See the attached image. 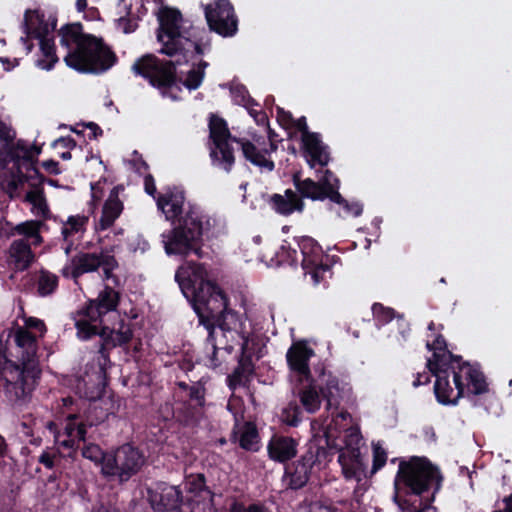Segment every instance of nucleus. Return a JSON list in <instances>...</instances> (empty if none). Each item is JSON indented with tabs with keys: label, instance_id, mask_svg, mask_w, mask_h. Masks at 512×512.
Segmentation results:
<instances>
[{
	"label": "nucleus",
	"instance_id": "nucleus-8",
	"mask_svg": "<svg viewBox=\"0 0 512 512\" xmlns=\"http://www.w3.org/2000/svg\"><path fill=\"white\" fill-rule=\"evenodd\" d=\"M351 419L348 412H340L333 419L332 423L328 426L326 436L328 439L336 437L337 431L344 428V444L345 446L340 449L338 461L342 467L344 476L351 479L357 476L362 470L363 463L361 459L360 444L362 436L357 427L345 428L346 424H342Z\"/></svg>",
	"mask_w": 512,
	"mask_h": 512
},
{
	"label": "nucleus",
	"instance_id": "nucleus-64",
	"mask_svg": "<svg viewBox=\"0 0 512 512\" xmlns=\"http://www.w3.org/2000/svg\"><path fill=\"white\" fill-rule=\"evenodd\" d=\"M6 447L5 439L0 435V457L4 456Z\"/></svg>",
	"mask_w": 512,
	"mask_h": 512
},
{
	"label": "nucleus",
	"instance_id": "nucleus-24",
	"mask_svg": "<svg viewBox=\"0 0 512 512\" xmlns=\"http://www.w3.org/2000/svg\"><path fill=\"white\" fill-rule=\"evenodd\" d=\"M302 142L305 149L306 159L310 167L316 164L326 166L329 162L327 147L322 143L317 133L302 135Z\"/></svg>",
	"mask_w": 512,
	"mask_h": 512
},
{
	"label": "nucleus",
	"instance_id": "nucleus-25",
	"mask_svg": "<svg viewBox=\"0 0 512 512\" xmlns=\"http://www.w3.org/2000/svg\"><path fill=\"white\" fill-rule=\"evenodd\" d=\"M426 347L428 350L433 351V357L427 362L429 369L435 370L439 367H446L449 364L452 366L461 360V357H455L446 350V342L441 335L433 343L427 342Z\"/></svg>",
	"mask_w": 512,
	"mask_h": 512
},
{
	"label": "nucleus",
	"instance_id": "nucleus-28",
	"mask_svg": "<svg viewBox=\"0 0 512 512\" xmlns=\"http://www.w3.org/2000/svg\"><path fill=\"white\" fill-rule=\"evenodd\" d=\"M123 210V204L116 193L112 192L105 201L99 220L95 224L97 231H103L111 227L115 220L120 216Z\"/></svg>",
	"mask_w": 512,
	"mask_h": 512
},
{
	"label": "nucleus",
	"instance_id": "nucleus-6",
	"mask_svg": "<svg viewBox=\"0 0 512 512\" xmlns=\"http://www.w3.org/2000/svg\"><path fill=\"white\" fill-rule=\"evenodd\" d=\"M212 227V219L200 206L189 204L179 223L162 234L164 249L168 255L186 257L191 253L202 257V235Z\"/></svg>",
	"mask_w": 512,
	"mask_h": 512
},
{
	"label": "nucleus",
	"instance_id": "nucleus-5",
	"mask_svg": "<svg viewBox=\"0 0 512 512\" xmlns=\"http://www.w3.org/2000/svg\"><path fill=\"white\" fill-rule=\"evenodd\" d=\"M210 138L213 146L210 156L214 166L230 172L235 162L231 142L234 141L241 146L246 160L260 168L261 171L271 172L274 170V162L266 157L267 149L260 150L253 143L232 138L226 122L217 116L212 115L209 121Z\"/></svg>",
	"mask_w": 512,
	"mask_h": 512
},
{
	"label": "nucleus",
	"instance_id": "nucleus-30",
	"mask_svg": "<svg viewBox=\"0 0 512 512\" xmlns=\"http://www.w3.org/2000/svg\"><path fill=\"white\" fill-rule=\"evenodd\" d=\"M59 277L48 271L40 270L35 278V288L37 295L47 297L55 293L58 288Z\"/></svg>",
	"mask_w": 512,
	"mask_h": 512
},
{
	"label": "nucleus",
	"instance_id": "nucleus-37",
	"mask_svg": "<svg viewBox=\"0 0 512 512\" xmlns=\"http://www.w3.org/2000/svg\"><path fill=\"white\" fill-rule=\"evenodd\" d=\"M259 435L254 424L246 422L240 430L239 444L245 450L257 451Z\"/></svg>",
	"mask_w": 512,
	"mask_h": 512
},
{
	"label": "nucleus",
	"instance_id": "nucleus-36",
	"mask_svg": "<svg viewBox=\"0 0 512 512\" xmlns=\"http://www.w3.org/2000/svg\"><path fill=\"white\" fill-rule=\"evenodd\" d=\"M319 184L323 187V192L327 198L335 203H341L343 197L338 192L339 180L329 170H325L324 175L319 179Z\"/></svg>",
	"mask_w": 512,
	"mask_h": 512
},
{
	"label": "nucleus",
	"instance_id": "nucleus-52",
	"mask_svg": "<svg viewBox=\"0 0 512 512\" xmlns=\"http://www.w3.org/2000/svg\"><path fill=\"white\" fill-rule=\"evenodd\" d=\"M26 327L27 328H33L37 331H39L41 334H43L46 331L45 324L43 321L36 319V318H29L26 321Z\"/></svg>",
	"mask_w": 512,
	"mask_h": 512
},
{
	"label": "nucleus",
	"instance_id": "nucleus-29",
	"mask_svg": "<svg viewBox=\"0 0 512 512\" xmlns=\"http://www.w3.org/2000/svg\"><path fill=\"white\" fill-rule=\"evenodd\" d=\"M300 249L301 265L303 269H308L311 265H316L322 260V249L310 237H302L298 242Z\"/></svg>",
	"mask_w": 512,
	"mask_h": 512
},
{
	"label": "nucleus",
	"instance_id": "nucleus-41",
	"mask_svg": "<svg viewBox=\"0 0 512 512\" xmlns=\"http://www.w3.org/2000/svg\"><path fill=\"white\" fill-rule=\"evenodd\" d=\"M87 222L86 216H70L61 230L63 239L67 241L73 234L84 231Z\"/></svg>",
	"mask_w": 512,
	"mask_h": 512
},
{
	"label": "nucleus",
	"instance_id": "nucleus-49",
	"mask_svg": "<svg viewBox=\"0 0 512 512\" xmlns=\"http://www.w3.org/2000/svg\"><path fill=\"white\" fill-rule=\"evenodd\" d=\"M340 205L343 206V209L345 210V213L348 215H353L355 217L359 216L362 213V205L359 203H348L346 200L343 199Z\"/></svg>",
	"mask_w": 512,
	"mask_h": 512
},
{
	"label": "nucleus",
	"instance_id": "nucleus-4",
	"mask_svg": "<svg viewBox=\"0 0 512 512\" xmlns=\"http://www.w3.org/2000/svg\"><path fill=\"white\" fill-rule=\"evenodd\" d=\"M441 480L438 469L425 458L413 457L409 461H401L394 480L393 501L401 512H435L429 505L418 509L408 497L421 496L434 484L438 490Z\"/></svg>",
	"mask_w": 512,
	"mask_h": 512
},
{
	"label": "nucleus",
	"instance_id": "nucleus-9",
	"mask_svg": "<svg viewBox=\"0 0 512 512\" xmlns=\"http://www.w3.org/2000/svg\"><path fill=\"white\" fill-rule=\"evenodd\" d=\"M119 294L113 288L106 286L99 292L98 297L79 310L75 315L77 335L87 340L97 335L98 329L104 324V316L116 309Z\"/></svg>",
	"mask_w": 512,
	"mask_h": 512
},
{
	"label": "nucleus",
	"instance_id": "nucleus-47",
	"mask_svg": "<svg viewBox=\"0 0 512 512\" xmlns=\"http://www.w3.org/2000/svg\"><path fill=\"white\" fill-rule=\"evenodd\" d=\"M15 138V131L0 119V143L7 147Z\"/></svg>",
	"mask_w": 512,
	"mask_h": 512
},
{
	"label": "nucleus",
	"instance_id": "nucleus-62",
	"mask_svg": "<svg viewBox=\"0 0 512 512\" xmlns=\"http://www.w3.org/2000/svg\"><path fill=\"white\" fill-rule=\"evenodd\" d=\"M0 62L3 63L4 69L7 70V71H9L12 67L15 66V64L10 65V61H9L8 58L1 57L0 58Z\"/></svg>",
	"mask_w": 512,
	"mask_h": 512
},
{
	"label": "nucleus",
	"instance_id": "nucleus-20",
	"mask_svg": "<svg viewBox=\"0 0 512 512\" xmlns=\"http://www.w3.org/2000/svg\"><path fill=\"white\" fill-rule=\"evenodd\" d=\"M102 339V344L99 348V353L106 360L108 354L106 353L107 348H114L127 344L133 336L132 330L128 323L121 321L117 329H109L104 324L98 329V333Z\"/></svg>",
	"mask_w": 512,
	"mask_h": 512
},
{
	"label": "nucleus",
	"instance_id": "nucleus-31",
	"mask_svg": "<svg viewBox=\"0 0 512 512\" xmlns=\"http://www.w3.org/2000/svg\"><path fill=\"white\" fill-rule=\"evenodd\" d=\"M24 31L27 36L40 38L48 32L47 24H44L43 15L36 11L28 10L24 15Z\"/></svg>",
	"mask_w": 512,
	"mask_h": 512
},
{
	"label": "nucleus",
	"instance_id": "nucleus-27",
	"mask_svg": "<svg viewBox=\"0 0 512 512\" xmlns=\"http://www.w3.org/2000/svg\"><path fill=\"white\" fill-rule=\"evenodd\" d=\"M272 208L281 215H290L295 211L303 210V202L296 192L287 189L283 195L274 194L271 196Z\"/></svg>",
	"mask_w": 512,
	"mask_h": 512
},
{
	"label": "nucleus",
	"instance_id": "nucleus-26",
	"mask_svg": "<svg viewBox=\"0 0 512 512\" xmlns=\"http://www.w3.org/2000/svg\"><path fill=\"white\" fill-rule=\"evenodd\" d=\"M44 223L40 220H28L21 222L13 227L8 232V236H21L19 239H26V242L33 244L34 247L40 246L43 243L41 235V228Z\"/></svg>",
	"mask_w": 512,
	"mask_h": 512
},
{
	"label": "nucleus",
	"instance_id": "nucleus-58",
	"mask_svg": "<svg viewBox=\"0 0 512 512\" xmlns=\"http://www.w3.org/2000/svg\"><path fill=\"white\" fill-rule=\"evenodd\" d=\"M430 380L429 378V375L424 373V374H418L416 380H414L413 382V386L417 387L419 385H422V384H426L428 383Z\"/></svg>",
	"mask_w": 512,
	"mask_h": 512
},
{
	"label": "nucleus",
	"instance_id": "nucleus-33",
	"mask_svg": "<svg viewBox=\"0 0 512 512\" xmlns=\"http://www.w3.org/2000/svg\"><path fill=\"white\" fill-rule=\"evenodd\" d=\"M38 39L40 40L42 58L36 61V65L43 70H51L55 63L58 62V57L55 55L54 43L51 39L47 38L45 34Z\"/></svg>",
	"mask_w": 512,
	"mask_h": 512
},
{
	"label": "nucleus",
	"instance_id": "nucleus-3",
	"mask_svg": "<svg viewBox=\"0 0 512 512\" xmlns=\"http://www.w3.org/2000/svg\"><path fill=\"white\" fill-rule=\"evenodd\" d=\"M60 36V43L69 49L64 57L66 65L80 73L101 74L117 61L101 38L82 33L81 24L64 26Z\"/></svg>",
	"mask_w": 512,
	"mask_h": 512
},
{
	"label": "nucleus",
	"instance_id": "nucleus-15",
	"mask_svg": "<svg viewBox=\"0 0 512 512\" xmlns=\"http://www.w3.org/2000/svg\"><path fill=\"white\" fill-rule=\"evenodd\" d=\"M175 280L188 300L195 297L206 284L213 283L208 279L204 265L195 262L181 265L175 273Z\"/></svg>",
	"mask_w": 512,
	"mask_h": 512
},
{
	"label": "nucleus",
	"instance_id": "nucleus-39",
	"mask_svg": "<svg viewBox=\"0 0 512 512\" xmlns=\"http://www.w3.org/2000/svg\"><path fill=\"white\" fill-rule=\"evenodd\" d=\"M26 201L32 206L31 211L36 216L46 218L49 213V208L42 191L32 190L26 194Z\"/></svg>",
	"mask_w": 512,
	"mask_h": 512
},
{
	"label": "nucleus",
	"instance_id": "nucleus-53",
	"mask_svg": "<svg viewBox=\"0 0 512 512\" xmlns=\"http://www.w3.org/2000/svg\"><path fill=\"white\" fill-rule=\"evenodd\" d=\"M190 401L195 402L198 407L203 405V394L199 388H192L190 391Z\"/></svg>",
	"mask_w": 512,
	"mask_h": 512
},
{
	"label": "nucleus",
	"instance_id": "nucleus-7",
	"mask_svg": "<svg viewBox=\"0 0 512 512\" xmlns=\"http://www.w3.org/2000/svg\"><path fill=\"white\" fill-rule=\"evenodd\" d=\"M195 312L199 317L200 324L204 325L208 332L206 340V350L211 352L209 356V365L212 367L219 366V361L216 359V329L214 320L217 316L223 313L227 308V299L222 290L215 284H206L200 289L195 297L189 300Z\"/></svg>",
	"mask_w": 512,
	"mask_h": 512
},
{
	"label": "nucleus",
	"instance_id": "nucleus-59",
	"mask_svg": "<svg viewBox=\"0 0 512 512\" xmlns=\"http://www.w3.org/2000/svg\"><path fill=\"white\" fill-rule=\"evenodd\" d=\"M88 128L91 129L92 133H93V138H96L98 135H101L102 134V130L99 128L98 125H96L95 123H89L87 125Z\"/></svg>",
	"mask_w": 512,
	"mask_h": 512
},
{
	"label": "nucleus",
	"instance_id": "nucleus-54",
	"mask_svg": "<svg viewBox=\"0 0 512 512\" xmlns=\"http://www.w3.org/2000/svg\"><path fill=\"white\" fill-rule=\"evenodd\" d=\"M144 184H145V191L149 194V195H154V193L156 192V186H155V183H154V179L151 175H147L144 179Z\"/></svg>",
	"mask_w": 512,
	"mask_h": 512
},
{
	"label": "nucleus",
	"instance_id": "nucleus-42",
	"mask_svg": "<svg viewBox=\"0 0 512 512\" xmlns=\"http://www.w3.org/2000/svg\"><path fill=\"white\" fill-rule=\"evenodd\" d=\"M207 66V62L201 61L197 68L191 69L188 72L186 80L184 81V85L190 90L197 89L203 81L205 75L204 70Z\"/></svg>",
	"mask_w": 512,
	"mask_h": 512
},
{
	"label": "nucleus",
	"instance_id": "nucleus-21",
	"mask_svg": "<svg viewBox=\"0 0 512 512\" xmlns=\"http://www.w3.org/2000/svg\"><path fill=\"white\" fill-rule=\"evenodd\" d=\"M32 246L26 239H14L7 250L8 264L18 271L27 270L35 261Z\"/></svg>",
	"mask_w": 512,
	"mask_h": 512
},
{
	"label": "nucleus",
	"instance_id": "nucleus-11",
	"mask_svg": "<svg viewBox=\"0 0 512 512\" xmlns=\"http://www.w3.org/2000/svg\"><path fill=\"white\" fill-rule=\"evenodd\" d=\"M117 266L118 263L115 257L107 252L99 254L79 252L62 268L61 273L66 278L77 280L85 273H91L102 268L104 279L108 280L112 277V271Z\"/></svg>",
	"mask_w": 512,
	"mask_h": 512
},
{
	"label": "nucleus",
	"instance_id": "nucleus-56",
	"mask_svg": "<svg viewBox=\"0 0 512 512\" xmlns=\"http://www.w3.org/2000/svg\"><path fill=\"white\" fill-rule=\"evenodd\" d=\"M294 126L302 132V135H306L307 133H310L308 131V126H307V123H306V118L305 117H300L299 119H297L296 121H294Z\"/></svg>",
	"mask_w": 512,
	"mask_h": 512
},
{
	"label": "nucleus",
	"instance_id": "nucleus-44",
	"mask_svg": "<svg viewBox=\"0 0 512 512\" xmlns=\"http://www.w3.org/2000/svg\"><path fill=\"white\" fill-rule=\"evenodd\" d=\"M199 414V407L196 404L184 403L177 409V417L185 424L194 422Z\"/></svg>",
	"mask_w": 512,
	"mask_h": 512
},
{
	"label": "nucleus",
	"instance_id": "nucleus-46",
	"mask_svg": "<svg viewBox=\"0 0 512 512\" xmlns=\"http://www.w3.org/2000/svg\"><path fill=\"white\" fill-rule=\"evenodd\" d=\"M372 312H373L374 318L380 324H385V323L391 321L395 316V312L393 309L384 307L382 304H379V303H375L372 306Z\"/></svg>",
	"mask_w": 512,
	"mask_h": 512
},
{
	"label": "nucleus",
	"instance_id": "nucleus-16",
	"mask_svg": "<svg viewBox=\"0 0 512 512\" xmlns=\"http://www.w3.org/2000/svg\"><path fill=\"white\" fill-rule=\"evenodd\" d=\"M148 499L153 509L158 512H181L182 492L178 486L156 483L147 490Z\"/></svg>",
	"mask_w": 512,
	"mask_h": 512
},
{
	"label": "nucleus",
	"instance_id": "nucleus-2",
	"mask_svg": "<svg viewBox=\"0 0 512 512\" xmlns=\"http://www.w3.org/2000/svg\"><path fill=\"white\" fill-rule=\"evenodd\" d=\"M16 361L7 360L1 371L4 393L14 405L27 403L39 377L36 337L19 327L14 334Z\"/></svg>",
	"mask_w": 512,
	"mask_h": 512
},
{
	"label": "nucleus",
	"instance_id": "nucleus-43",
	"mask_svg": "<svg viewBox=\"0 0 512 512\" xmlns=\"http://www.w3.org/2000/svg\"><path fill=\"white\" fill-rule=\"evenodd\" d=\"M81 453L84 458L89 459L96 464H101V469L103 468L106 455L108 454L103 453L101 448L93 443L84 445Z\"/></svg>",
	"mask_w": 512,
	"mask_h": 512
},
{
	"label": "nucleus",
	"instance_id": "nucleus-13",
	"mask_svg": "<svg viewBox=\"0 0 512 512\" xmlns=\"http://www.w3.org/2000/svg\"><path fill=\"white\" fill-rule=\"evenodd\" d=\"M324 448L310 446L306 453L295 463L286 466L282 481L286 488L297 490L306 485L311 469L318 462L321 455H325Z\"/></svg>",
	"mask_w": 512,
	"mask_h": 512
},
{
	"label": "nucleus",
	"instance_id": "nucleus-18",
	"mask_svg": "<svg viewBox=\"0 0 512 512\" xmlns=\"http://www.w3.org/2000/svg\"><path fill=\"white\" fill-rule=\"evenodd\" d=\"M436 377L434 385V392L437 400L442 404H456L458 399L464 394V386L454 384V387L449 381V371L451 372V364L446 367H439L438 369H429Z\"/></svg>",
	"mask_w": 512,
	"mask_h": 512
},
{
	"label": "nucleus",
	"instance_id": "nucleus-35",
	"mask_svg": "<svg viewBox=\"0 0 512 512\" xmlns=\"http://www.w3.org/2000/svg\"><path fill=\"white\" fill-rule=\"evenodd\" d=\"M319 389L322 397L326 399L327 409H329L333 404V400L335 399L339 392L338 379L331 374L327 375L323 373L319 380Z\"/></svg>",
	"mask_w": 512,
	"mask_h": 512
},
{
	"label": "nucleus",
	"instance_id": "nucleus-22",
	"mask_svg": "<svg viewBox=\"0 0 512 512\" xmlns=\"http://www.w3.org/2000/svg\"><path fill=\"white\" fill-rule=\"evenodd\" d=\"M298 441L290 436L274 435L267 444L268 456L272 461L285 463L297 455Z\"/></svg>",
	"mask_w": 512,
	"mask_h": 512
},
{
	"label": "nucleus",
	"instance_id": "nucleus-48",
	"mask_svg": "<svg viewBox=\"0 0 512 512\" xmlns=\"http://www.w3.org/2000/svg\"><path fill=\"white\" fill-rule=\"evenodd\" d=\"M387 455L380 444L373 445V471L382 468L386 463Z\"/></svg>",
	"mask_w": 512,
	"mask_h": 512
},
{
	"label": "nucleus",
	"instance_id": "nucleus-12",
	"mask_svg": "<svg viewBox=\"0 0 512 512\" xmlns=\"http://www.w3.org/2000/svg\"><path fill=\"white\" fill-rule=\"evenodd\" d=\"M217 323L216 329V359L218 358V350L223 349L227 353H231L233 346L228 342L241 340V348L245 351L249 343V333L245 329V323L240 316L231 309H226L223 313L214 319Z\"/></svg>",
	"mask_w": 512,
	"mask_h": 512
},
{
	"label": "nucleus",
	"instance_id": "nucleus-17",
	"mask_svg": "<svg viewBox=\"0 0 512 512\" xmlns=\"http://www.w3.org/2000/svg\"><path fill=\"white\" fill-rule=\"evenodd\" d=\"M451 373L453 375V384L467 386L468 390L475 394L480 395L487 391V383L481 371L470 365L468 362L458 361L451 366Z\"/></svg>",
	"mask_w": 512,
	"mask_h": 512
},
{
	"label": "nucleus",
	"instance_id": "nucleus-40",
	"mask_svg": "<svg viewBox=\"0 0 512 512\" xmlns=\"http://www.w3.org/2000/svg\"><path fill=\"white\" fill-rule=\"evenodd\" d=\"M303 270L305 271V275L310 276L311 281L315 286L319 285L320 283H326L332 275L330 266L323 264L322 260L319 261L316 265H311L308 269Z\"/></svg>",
	"mask_w": 512,
	"mask_h": 512
},
{
	"label": "nucleus",
	"instance_id": "nucleus-45",
	"mask_svg": "<svg viewBox=\"0 0 512 512\" xmlns=\"http://www.w3.org/2000/svg\"><path fill=\"white\" fill-rule=\"evenodd\" d=\"M229 512H271V510L261 502L246 505L242 502L234 501L229 507Z\"/></svg>",
	"mask_w": 512,
	"mask_h": 512
},
{
	"label": "nucleus",
	"instance_id": "nucleus-63",
	"mask_svg": "<svg viewBox=\"0 0 512 512\" xmlns=\"http://www.w3.org/2000/svg\"><path fill=\"white\" fill-rule=\"evenodd\" d=\"M505 503V512H512V494L509 497L505 498Z\"/></svg>",
	"mask_w": 512,
	"mask_h": 512
},
{
	"label": "nucleus",
	"instance_id": "nucleus-14",
	"mask_svg": "<svg viewBox=\"0 0 512 512\" xmlns=\"http://www.w3.org/2000/svg\"><path fill=\"white\" fill-rule=\"evenodd\" d=\"M204 12L211 31L224 37L233 36L237 32V19L228 0H217L206 5Z\"/></svg>",
	"mask_w": 512,
	"mask_h": 512
},
{
	"label": "nucleus",
	"instance_id": "nucleus-34",
	"mask_svg": "<svg viewBox=\"0 0 512 512\" xmlns=\"http://www.w3.org/2000/svg\"><path fill=\"white\" fill-rule=\"evenodd\" d=\"M294 184L303 197L310 198L312 200H323L327 198L325 192H323V187L319 182H315L310 178L300 180L295 177Z\"/></svg>",
	"mask_w": 512,
	"mask_h": 512
},
{
	"label": "nucleus",
	"instance_id": "nucleus-57",
	"mask_svg": "<svg viewBox=\"0 0 512 512\" xmlns=\"http://www.w3.org/2000/svg\"><path fill=\"white\" fill-rule=\"evenodd\" d=\"M86 433H87L86 424H84V423L78 424L77 429H76V436L83 442L86 441Z\"/></svg>",
	"mask_w": 512,
	"mask_h": 512
},
{
	"label": "nucleus",
	"instance_id": "nucleus-32",
	"mask_svg": "<svg viewBox=\"0 0 512 512\" xmlns=\"http://www.w3.org/2000/svg\"><path fill=\"white\" fill-rule=\"evenodd\" d=\"M242 355L239 359V363L234 373L229 376L230 386L234 387L237 384H241L243 381L248 380L250 375L254 371V365L252 363L250 355L247 354L248 346L245 351L241 348Z\"/></svg>",
	"mask_w": 512,
	"mask_h": 512
},
{
	"label": "nucleus",
	"instance_id": "nucleus-1",
	"mask_svg": "<svg viewBox=\"0 0 512 512\" xmlns=\"http://www.w3.org/2000/svg\"><path fill=\"white\" fill-rule=\"evenodd\" d=\"M158 39L164 43L161 52L176 57L174 61H160L153 55L138 59L132 70L149 80L152 86L169 87L175 80V67L188 62L195 55H202L210 49V32L204 28H186L179 11L164 8L159 16Z\"/></svg>",
	"mask_w": 512,
	"mask_h": 512
},
{
	"label": "nucleus",
	"instance_id": "nucleus-60",
	"mask_svg": "<svg viewBox=\"0 0 512 512\" xmlns=\"http://www.w3.org/2000/svg\"><path fill=\"white\" fill-rule=\"evenodd\" d=\"M87 7V0H76V8L79 12H82Z\"/></svg>",
	"mask_w": 512,
	"mask_h": 512
},
{
	"label": "nucleus",
	"instance_id": "nucleus-23",
	"mask_svg": "<svg viewBox=\"0 0 512 512\" xmlns=\"http://www.w3.org/2000/svg\"><path fill=\"white\" fill-rule=\"evenodd\" d=\"M313 355V349L303 342H297L288 349L286 358L291 370L308 379L310 375L308 361Z\"/></svg>",
	"mask_w": 512,
	"mask_h": 512
},
{
	"label": "nucleus",
	"instance_id": "nucleus-19",
	"mask_svg": "<svg viewBox=\"0 0 512 512\" xmlns=\"http://www.w3.org/2000/svg\"><path fill=\"white\" fill-rule=\"evenodd\" d=\"M189 204L191 203H185L183 191L178 189H169L157 198V206L164 213L166 219L177 220V223H179L180 217L185 215Z\"/></svg>",
	"mask_w": 512,
	"mask_h": 512
},
{
	"label": "nucleus",
	"instance_id": "nucleus-51",
	"mask_svg": "<svg viewBox=\"0 0 512 512\" xmlns=\"http://www.w3.org/2000/svg\"><path fill=\"white\" fill-rule=\"evenodd\" d=\"M285 414L286 415L284 416V421L289 426L296 427L300 423V413L297 409H295L292 414L289 411H286Z\"/></svg>",
	"mask_w": 512,
	"mask_h": 512
},
{
	"label": "nucleus",
	"instance_id": "nucleus-38",
	"mask_svg": "<svg viewBox=\"0 0 512 512\" xmlns=\"http://www.w3.org/2000/svg\"><path fill=\"white\" fill-rule=\"evenodd\" d=\"M300 402L308 413H315L319 410L321 399L315 386L309 385L300 392Z\"/></svg>",
	"mask_w": 512,
	"mask_h": 512
},
{
	"label": "nucleus",
	"instance_id": "nucleus-10",
	"mask_svg": "<svg viewBox=\"0 0 512 512\" xmlns=\"http://www.w3.org/2000/svg\"><path fill=\"white\" fill-rule=\"evenodd\" d=\"M145 463V457L130 444L119 447L114 453H108L102 468L106 477H114L119 482L128 481L136 475Z\"/></svg>",
	"mask_w": 512,
	"mask_h": 512
},
{
	"label": "nucleus",
	"instance_id": "nucleus-50",
	"mask_svg": "<svg viewBox=\"0 0 512 512\" xmlns=\"http://www.w3.org/2000/svg\"><path fill=\"white\" fill-rule=\"evenodd\" d=\"M55 454L49 451H44L39 456V462L43 464L46 468L52 469L54 467Z\"/></svg>",
	"mask_w": 512,
	"mask_h": 512
},
{
	"label": "nucleus",
	"instance_id": "nucleus-55",
	"mask_svg": "<svg viewBox=\"0 0 512 512\" xmlns=\"http://www.w3.org/2000/svg\"><path fill=\"white\" fill-rule=\"evenodd\" d=\"M54 146L62 145L65 148H72L76 145L75 141L70 137H61L57 139L54 144Z\"/></svg>",
	"mask_w": 512,
	"mask_h": 512
},
{
	"label": "nucleus",
	"instance_id": "nucleus-61",
	"mask_svg": "<svg viewBox=\"0 0 512 512\" xmlns=\"http://www.w3.org/2000/svg\"><path fill=\"white\" fill-rule=\"evenodd\" d=\"M49 171L55 172V167L57 166V162L54 161H46L43 164Z\"/></svg>",
	"mask_w": 512,
	"mask_h": 512
}]
</instances>
